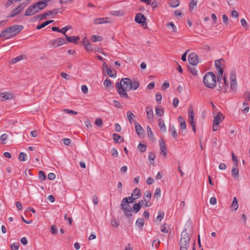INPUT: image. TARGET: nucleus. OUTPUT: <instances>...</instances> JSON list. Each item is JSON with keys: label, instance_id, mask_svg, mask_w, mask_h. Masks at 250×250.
Returning a JSON list of instances; mask_svg holds the SVG:
<instances>
[{"label": "nucleus", "instance_id": "nucleus-36", "mask_svg": "<svg viewBox=\"0 0 250 250\" xmlns=\"http://www.w3.org/2000/svg\"><path fill=\"white\" fill-rule=\"evenodd\" d=\"M24 59V57L23 56H18L16 58H14L13 59H12L10 62V63H12V64H14L18 62H19L20 61Z\"/></svg>", "mask_w": 250, "mask_h": 250}, {"label": "nucleus", "instance_id": "nucleus-55", "mask_svg": "<svg viewBox=\"0 0 250 250\" xmlns=\"http://www.w3.org/2000/svg\"><path fill=\"white\" fill-rule=\"evenodd\" d=\"M111 224L113 227H115L116 228L118 227L119 226V223L115 218L111 220Z\"/></svg>", "mask_w": 250, "mask_h": 250}, {"label": "nucleus", "instance_id": "nucleus-4", "mask_svg": "<svg viewBox=\"0 0 250 250\" xmlns=\"http://www.w3.org/2000/svg\"><path fill=\"white\" fill-rule=\"evenodd\" d=\"M23 28V26L22 25H14L3 30V33H4L5 36V34H9V35L5 37V39H9L19 33Z\"/></svg>", "mask_w": 250, "mask_h": 250}, {"label": "nucleus", "instance_id": "nucleus-50", "mask_svg": "<svg viewBox=\"0 0 250 250\" xmlns=\"http://www.w3.org/2000/svg\"><path fill=\"white\" fill-rule=\"evenodd\" d=\"M26 154L24 152H21L19 154V159L21 161H25L26 160Z\"/></svg>", "mask_w": 250, "mask_h": 250}, {"label": "nucleus", "instance_id": "nucleus-14", "mask_svg": "<svg viewBox=\"0 0 250 250\" xmlns=\"http://www.w3.org/2000/svg\"><path fill=\"white\" fill-rule=\"evenodd\" d=\"M135 128L136 133L139 137H142L144 134V130L142 126L137 122H134Z\"/></svg>", "mask_w": 250, "mask_h": 250}, {"label": "nucleus", "instance_id": "nucleus-28", "mask_svg": "<svg viewBox=\"0 0 250 250\" xmlns=\"http://www.w3.org/2000/svg\"><path fill=\"white\" fill-rule=\"evenodd\" d=\"M238 208V203L236 197H234L231 206V208L232 209H234V210H236Z\"/></svg>", "mask_w": 250, "mask_h": 250}, {"label": "nucleus", "instance_id": "nucleus-39", "mask_svg": "<svg viewBox=\"0 0 250 250\" xmlns=\"http://www.w3.org/2000/svg\"><path fill=\"white\" fill-rule=\"evenodd\" d=\"M198 0H191L190 1L189 9L190 10L194 9V8L197 5Z\"/></svg>", "mask_w": 250, "mask_h": 250}, {"label": "nucleus", "instance_id": "nucleus-61", "mask_svg": "<svg viewBox=\"0 0 250 250\" xmlns=\"http://www.w3.org/2000/svg\"><path fill=\"white\" fill-rule=\"evenodd\" d=\"M222 20L225 23L226 25H228L229 23V20H228V17L226 15H223L222 16Z\"/></svg>", "mask_w": 250, "mask_h": 250}, {"label": "nucleus", "instance_id": "nucleus-35", "mask_svg": "<svg viewBox=\"0 0 250 250\" xmlns=\"http://www.w3.org/2000/svg\"><path fill=\"white\" fill-rule=\"evenodd\" d=\"M113 137L114 138V140L116 143H118L119 142L120 139H121V142L124 141V139L121 136H120L119 135H118L117 134L114 133L113 134Z\"/></svg>", "mask_w": 250, "mask_h": 250}, {"label": "nucleus", "instance_id": "nucleus-21", "mask_svg": "<svg viewBox=\"0 0 250 250\" xmlns=\"http://www.w3.org/2000/svg\"><path fill=\"white\" fill-rule=\"evenodd\" d=\"M110 19L108 17L103 18H98L94 20V23L96 24H102L104 23L109 22Z\"/></svg>", "mask_w": 250, "mask_h": 250}, {"label": "nucleus", "instance_id": "nucleus-59", "mask_svg": "<svg viewBox=\"0 0 250 250\" xmlns=\"http://www.w3.org/2000/svg\"><path fill=\"white\" fill-rule=\"evenodd\" d=\"M155 158V154L154 152H150L148 154V160L153 161Z\"/></svg>", "mask_w": 250, "mask_h": 250}, {"label": "nucleus", "instance_id": "nucleus-41", "mask_svg": "<svg viewBox=\"0 0 250 250\" xmlns=\"http://www.w3.org/2000/svg\"><path fill=\"white\" fill-rule=\"evenodd\" d=\"M102 40V37L98 35H93L91 37V40L93 42L101 41Z\"/></svg>", "mask_w": 250, "mask_h": 250}, {"label": "nucleus", "instance_id": "nucleus-31", "mask_svg": "<svg viewBox=\"0 0 250 250\" xmlns=\"http://www.w3.org/2000/svg\"><path fill=\"white\" fill-rule=\"evenodd\" d=\"M194 66V65L188 66V70L191 74L196 76L197 75V71Z\"/></svg>", "mask_w": 250, "mask_h": 250}, {"label": "nucleus", "instance_id": "nucleus-25", "mask_svg": "<svg viewBox=\"0 0 250 250\" xmlns=\"http://www.w3.org/2000/svg\"><path fill=\"white\" fill-rule=\"evenodd\" d=\"M179 121L180 122V129L182 130H184L186 129V123L184 121V118L182 116H179L178 118Z\"/></svg>", "mask_w": 250, "mask_h": 250}, {"label": "nucleus", "instance_id": "nucleus-51", "mask_svg": "<svg viewBox=\"0 0 250 250\" xmlns=\"http://www.w3.org/2000/svg\"><path fill=\"white\" fill-rule=\"evenodd\" d=\"M161 196V189L160 188H156L154 194V197L156 198H159Z\"/></svg>", "mask_w": 250, "mask_h": 250}, {"label": "nucleus", "instance_id": "nucleus-49", "mask_svg": "<svg viewBox=\"0 0 250 250\" xmlns=\"http://www.w3.org/2000/svg\"><path fill=\"white\" fill-rule=\"evenodd\" d=\"M39 178L42 181H44L46 179V176L44 173L42 171H40L39 173Z\"/></svg>", "mask_w": 250, "mask_h": 250}, {"label": "nucleus", "instance_id": "nucleus-33", "mask_svg": "<svg viewBox=\"0 0 250 250\" xmlns=\"http://www.w3.org/2000/svg\"><path fill=\"white\" fill-rule=\"evenodd\" d=\"M134 114L132 113L131 111H129L127 112V117L129 122L131 124L134 118H135Z\"/></svg>", "mask_w": 250, "mask_h": 250}, {"label": "nucleus", "instance_id": "nucleus-46", "mask_svg": "<svg viewBox=\"0 0 250 250\" xmlns=\"http://www.w3.org/2000/svg\"><path fill=\"white\" fill-rule=\"evenodd\" d=\"M167 26L168 27H169L170 26L171 27V28L172 29V31L173 32H177V28L175 26V25H174V24L173 23V22H169L167 24Z\"/></svg>", "mask_w": 250, "mask_h": 250}, {"label": "nucleus", "instance_id": "nucleus-58", "mask_svg": "<svg viewBox=\"0 0 250 250\" xmlns=\"http://www.w3.org/2000/svg\"><path fill=\"white\" fill-rule=\"evenodd\" d=\"M51 232L53 235L57 233V228L54 225H52L51 227Z\"/></svg>", "mask_w": 250, "mask_h": 250}, {"label": "nucleus", "instance_id": "nucleus-15", "mask_svg": "<svg viewBox=\"0 0 250 250\" xmlns=\"http://www.w3.org/2000/svg\"><path fill=\"white\" fill-rule=\"evenodd\" d=\"M160 144V149L161 150V153L163 154L164 156H166L167 155V150L166 148V146L165 142L163 140V139H161L159 141Z\"/></svg>", "mask_w": 250, "mask_h": 250}, {"label": "nucleus", "instance_id": "nucleus-11", "mask_svg": "<svg viewBox=\"0 0 250 250\" xmlns=\"http://www.w3.org/2000/svg\"><path fill=\"white\" fill-rule=\"evenodd\" d=\"M52 43L53 46L57 47L66 43L65 41L63 38H58L52 41Z\"/></svg>", "mask_w": 250, "mask_h": 250}, {"label": "nucleus", "instance_id": "nucleus-37", "mask_svg": "<svg viewBox=\"0 0 250 250\" xmlns=\"http://www.w3.org/2000/svg\"><path fill=\"white\" fill-rule=\"evenodd\" d=\"M155 112L157 115L162 116L164 115V111L163 108L156 107L155 108Z\"/></svg>", "mask_w": 250, "mask_h": 250}, {"label": "nucleus", "instance_id": "nucleus-8", "mask_svg": "<svg viewBox=\"0 0 250 250\" xmlns=\"http://www.w3.org/2000/svg\"><path fill=\"white\" fill-rule=\"evenodd\" d=\"M36 14L44 9L47 5L46 1H40L32 5Z\"/></svg>", "mask_w": 250, "mask_h": 250}, {"label": "nucleus", "instance_id": "nucleus-48", "mask_svg": "<svg viewBox=\"0 0 250 250\" xmlns=\"http://www.w3.org/2000/svg\"><path fill=\"white\" fill-rule=\"evenodd\" d=\"M8 138V135L7 134H3L0 137V140L2 141V144H6V142H5Z\"/></svg>", "mask_w": 250, "mask_h": 250}, {"label": "nucleus", "instance_id": "nucleus-9", "mask_svg": "<svg viewBox=\"0 0 250 250\" xmlns=\"http://www.w3.org/2000/svg\"><path fill=\"white\" fill-rule=\"evenodd\" d=\"M59 9H54L53 10H49L46 12H45L41 15H39L37 16L38 18H39L40 20H43L46 19V17L50 15H56L58 13Z\"/></svg>", "mask_w": 250, "mask_h": 250}, {"label": "nucleus", "instance_id": "nucleus-19", "mask_svg": "<svg viewBox=\"0 0 250 250\" xmlns=\"http://www.w3.org/2000/svg\"><path fill=\"white\" fill-rule=\"evenodd\" d=\"M34 8L32 5H30L25 10L24 13L25 16H31L35 15Z\"/></svg>", "mask_w": 250, "mask_h": 250}, {"label": "nucleus", "instance_id": "nucleus-42", "mask_svg": "<svg viewBox=\"0 0 250 250\" xmlns=\"http://www.w3.org/2000/svg\"><path fill=\"white\" fill-rule=\"evenodd\" d=\"M232 160L234 167H238V161L233 153H232Z\"/></svg>", "mask_w": 250, "mask_h": 250}, {"label": "nucleus", "instance_id": "nucleus-17", "mask_svg": "<svg viewBox=\"0 0 250 250\" xmlns=\"http://www.w3.org/2000/svg\"><path fill=\"white\" fill-rule=\"evenodd\" d=\"M232 177L235 180H238L239 178V169L238 167H232L231 171Z\"/></svg>", "mask_w": 250, "mask_h": 250}, {"label": "nucleus", "instance_id": "nucleus-5", "mask_svg": "<svg viewBox=\"0 0 250 250\" xmlns=\"http://www.w3.org/2000/svg\"><path fill=\"white\" fill-rule=\"evenodd\" d=\"M225 116L221 112H218L217 114L213 117V121L212 123L213 131L218 130L220 127V123L224 119Z\"/></svg>", "mask_w": 250, "mask_h": 250}, {"label": "nucleus", "instance_id": "nucleus-64", "mask_svg": "<svg viewBox=\"0 0 250 250\" xmlns=\"http://www.w3.org/2000/svg\"><path fill=\"white\" fill-rule=\"evenodd\" d=\"M244 97L246 100H248L250 101V92H246L244 94Z\"/></svg>", "mask_w": 250, "mask_h": 250}, {"label": "nucleus", "instance_id": "nucleus-62", "mask_svg": "<svg viewBox=\"0 0 250 250\" xmlns=\"http://www.w3.org/2000/svg\"><path fill=\"white\" fill-rule=\"evenodd\" d=\"M84 49H86L88 51H91L93 50L90 43L84 44Z\"/></svg>", "mask_w": 250, "mask_h": 250}, {"label": "nucleus", "instance_id": "nucleus-2", "mask_svg": "<svg viewBox=\"0 0 250 250\" xmlns=\"http://www.w3.org/2000/svg\"><path fill=\"white\" fill-rule=\"evenodd\" d=\"M145 196L148 200H140L139 203L135 204L133 206V209L135 213L138 212L142 207V205L144 204L145 207H148L152 206V203L150 202L151 197V193L149 190H147L145 192Z\"/></svg>", "mask_w": 250, "mask_h": 250}, {"label": "nucleus", "instance_id": "nucleus-29", "mask_svg": "<svg viewBox=\"0 0 250 250\" xmlns=\"http://www.w3.org/2000/svg\"><path fill=\"white\" fill-rule=\"evenodd\" d=\"M179 1L178 0H170L169 2V5L170 7L175 8L179 6Z\"/></svg>", "mask_w": 250, "mask_h": 250}, {"label": "nucleus", "instance_id": "nucleus-52", "mask_svg": "<svg viewBox=\"0 0 250 250\" xmlns=\"http://www.w3.org/2000/svg\"><path fill=\"white\" fill-rule=\"evenodd\" d=\"M113 102L115 107L120 108H123V105L119 101L117 100H113Z\"/></svg>", "mask_w": 250, "mask_h": 250}, {"label": "nucleus", "instance_id": "nucleus-30", "mask_svg": "<svg viewBox=\"0 0 250 250\" xmlns=\"http://www.w3.org/2000/svg\"><path fill=\"white\" fill-rule=\"evenodd\" d=\"M169 130L170 131V133H171L172 136L174 138H176L177 137L178 134L177 133L176 129H175V128L174 127V126L173 125L170 126L169 127Z\"/></svg>", "mask_w": 250, "mask_h": 250}, {"label": "nucleus", "instance_id": "nucleus-3", "mask_svg": "<svg viewBox=\"0 0 250 250\" xmlns=\"http://www.w3.org/2000/svg\"><path fill=\"white\" fill-rule=\"evenodd\" d=\"M204 85L211 89L214 88L216 85V77L213 73L207 72L203 78Z\"/></svg>", "mask_w": 250, "mask_h": 250}, {"label": "nucleus", "instance_id": "nucleus-12", "mask_svg": "<svg viewBox=\"0 0 250 250\" xmlns=\"http://www.w3.org/2000/svg\"><path fill=\"white\" fill-rule=\"evenodd\" d=\"M13 96L12 94L8 92H4L0 94V101H4L7 100L13 99Z\"/></svg>", "mask_w": 250, "mask_h": 250}, {"label": "nucleus", "instance_id": "nucleus-34", "mask_svg": "<svg viewBox=\"0 0 250 250\" xmlns=\"http://www.w3.org/2000/svg\"><path fill=\"white\" fill-rule=\"evenodd\" d=\"M144 223L145 220L143 218H138L136 222V225L140 228H142L144 225Z\"/></svg>", "mask_w": 250, "mask_h": 250}, {"label": "nucleus", "instance_id": "nucleus-20", "mask_svg": "<svg viewBox=\"0 0 250 250\" xmlns=\"http://www.w3.org/2000/svg\"><path fill=\"white\" fill-rule=\"evenodd\" d=\"M140 86V83L138 81H131L129 84V91L131 90H135L137 89Z\"/></svg>", "mask_w": 250, "mask_h": 250}, {"label": "nucleus", "instance_id": "nucleus-53", "mask_svg": "<svg viewBox=\"0 0 250 250\" xmlns=\"http://www.w3.org/2000/svg\"><path fill=\"white\" fill-rule=\"evenodd\" d=\"M104 85L106 88L109 87L111 85V81L108 79H106L104 82Z\"/></svg>", "mask_w": 250, "mask_h": 250}, {"label": "nucleus", "instance_id": "nucleus-23", "mask_svg": "<svg viewBox=\"0 0 250 250\" xmlns=\"http://www.w3.org/2000/svg\"><path fill=\"white\" fill-rule=\"evenodd\" d=\"M221 60H217L215 62V65L216 70L219 73H223V68L221 67Z\"/></svg>", "mask_w": 250, "mask_h": 250}, {"label": "nucleus", "instance_id": "nucleus-1", "mask_svg": "<svg viewBox=\"0 0 250 250\" xmlns=\"http://www.w3.org/2000/svg\"><path fill=\"white\" fill-rule=\"evenodd\" d=\"M130 82L131 79L130 78H124L122 79L120 82L116 83V88L121 98L129 99L126 91H129V84H130Z\"/></svg>", "mask_w": 250, "mask_h": 250}, {"label": "nucleus", "instance_id": "nucleus-10", "mask_svg": "<svg viewBox=\"0 0 250 250\" xmlns=\"http://www.w3.org/2000/svg\"><path fill=\"white\" fill-rule=\"evenodd\" d=\"M188 60L190 64L196 65L198 62V56L194 53H190L188 56Z\"/></svg>", "mask_w": 250, "mask_h": 250}, {"label": "nucleus", "instance_id": "nucleus-22", "mask_svg": "<svg viewBox=\"0 0 250 250\" xmlns=\"http://www.w3.org/2000/svg\"><path fill=\"white\" fill-rule=\"evenodd\" d=\"M66 40L69 42H72L74 43H77V42L80 40V38L78 36H72L69 37L66 35Z\"/></svg>", "mask_w": 250, "mask_h": 250}, {"label": "nucleus", "instance_id": "nucleus-40", "mask_svg": "<svg viewBox=\"0 0 250 250\" xmlns=\"http://www.w3.org/2000/svg\"><path fill=\"white\" fill-rule=\"evenodd\" d=\"M194 113L193 107L192 105H190L188 109V117H194Z\"/></svg>", "mask_w": 250, "mask_h": 250}, {"label": "nucleus", "instance_id": "nucleus-16", "mask_svg": "<svg viewBox=\"0 0 250 250\" xmlns=\"http://www.w3.org/2000/svg\"><path fill=\"white\" fill-rule=\"evenodd\" d=\"M21 7V6H18L16 8L12 11L11 14L8 16L7 17L12 18L20 14L23 10V7Z\"/></svg>", "mask_w": 250, "mask_h": 250}, {"label": "nucleus", "instance_id": "nucleus-13", "mask_svg": "<svg viewBox=\"0 0 250 250\" xmlns=\"http://www.w3.org/2000/svg\"><path fill=\"white\" fill-rule=\"evenodd\" d=\"M146 18L145 16L141 13H137L136 15L135 21L136 22L144 24L146 22Z\"/></svg>", "mask_w": 250, "mask_h": 250}, {"label": "nucleus", "instance_id": "nucleus-57", "mask_svg": "<svg viewBox=\"0 0 250 250\" xmlns=\"http://www.w3.org/2000/svg\"><path fill=\"white\" fill-rule=\"evenodd\" d=\"M63 111L65 112V113H67L68 114H73L74 115H76L78 113L77 112H76L74 110H70V109H63Z\"/></svg>", "mask_w": 250, "mask_h": 250}, {"label": "nucleus", "instance_id": "nucleus-43", "mask_svg": "<svg viewBox=\"0 0 250 250\" xmlns=\"http://www.w3.org/2000/svg\"><path fill=\"white\" fill-rule=\"evenodd\" d=\"M20 246L19 243H14L11 245L10 249L11 250H18Z\"/></svg>", "mask_w": 250, "mask_h": 250}, {"label": "nucleus", "instance_id": "nucleus-32", "mask_svg": "<svg viewBox=\"0 0 250 250\" xmlns=\"http://www.w3.org/2000/svg\"><path fill=\"white\" fill-rule=\"evenodd\" d=\"M106 72L108 76L110 77H115L116 76V71L115 70V74H113L111 68L109 67H106V69H105Z\"/></svg>", "mask_w": 250, "mask_h": 250}, {"label": "nucleus", "instance_id": "nucleus-26", "mask_svg": "<svg viewBox=\"0 0 250 250\" xmlns=\"http://www.w3.org/2000/svg\"><path fill=\"white\" fill-rule=\"evenodd\" d=\"M158 125L161 130L164 132L166 131V127L165 125L164 121L161 118L158 120Z\"/></svg>", "mask_w": 250, "mask_h": 250}, {"label": "nucleus", "instance_id": "nucleus-45", "mask_svg": "<svg viewBox=\"0 0 250 250\" xmlns=\"http://www.w3.org/2000/svg\"><path fill=\"white\" fill-rule=\"evenodd\" d=\"M180 245V250H188L189 245H187L184 243H179Z\"/></svg>", "mask_w": 250, "mask_h": 250}, {"label": "nucleus", "instance_id": "nucleus-18", "mask_svg": "<svg viewBox=\"0 0 250 250\" xmlns=\"http://www.w3.org/2000/svg\"><path fill=\"white\" fill-rule=\"evenodd\" d=\"M223 81H224V85L222 87L221 86H219V88L218 89L219 91H222L224 93H226L227 91V88L229 86V83L227 81V79L225 76L223 77Z\"/></svg>", "mask_w": 250, "mask_h": 250}, {"label": "nucleus", "instance_id": "nucleus-44", "mask_svg": "<svg viewBox=\"0 0 250 250\" xmlns=\"http://www.w3.org/2000/svg\"><path fill=\"white\" fill-rule=\"evenodd\" d=\"M95 124L97 126L99 127H102L103 126L102 119L100 118H97L95 120Z\"/></svg>", "mask_w": 250, "mask_h": 250}, {"label": "nucleus", "instance_id": "nucleus-56", "mask_svg": "<svg viewBox=\"0 0 250 250\" xmlns=\"http://www.w3.org/2000/svg\"><path fill=\"white\" fill-rule=\"evenodd\" d=\"M111 154L114 157H118V152L116 148H112L111 149Z\"/></svg>", "mask_w": 250, "mask_h": 250}, {"label": "nucleus", "instance_id": "nucleus-60", "mask_svg": "<svg viewBox=\"0 0 250 250\" xmlns=\"http://www.w3.org/2000/svg\"><path fill=\"white\" fill-rule=\"evenodd\" d=\"M230 80H236V74L234 71H231L230 74Z\"/></svg>", "mask_w": 250, "mask_h": 250}, {"label": "nucleus", "instance_id": "nucleus-54", "mask_svg": "<svg viewBox=\"0 0 250 250\" xmlns=\"http://www.w3.org/2000/svg\"><path fill=\"white\" fill-rule=\"evenodd\" d=\"M124 198H126V200L127 201V203L128 204L133 203L134 201L136 199H135V197L133 196L132 195L131 196L125 197Z\"/></svg>", "mask_w": 250, "mask_h": 250}, {"label": "nucleus", "instance_id": "nucleus-7", "mask_svg": "<svg viewBox=\"0 0 250 250\" xmlns=\"http://www.w3.org/2000/svg\"><path fill=\"white\" fill-rule=\"evenodd\" d=\"M190 236L187 233L186 229H184L181 234V239L179 243H184L187 245H190Z\"/></svg>", "mask_w": 250, "mask_h": 250}, {"label": "nucleus", "instance_id": "nucleus-27", "mask_svg": "<svg viewBox=\"0 0 250 250\" xmlns=\"http://www.w3.org/2000/svg\"><path fill=\"white\" fill-rule=\"evenodd\" d=\"M132 195L135 197V199H138L141 196V192L138 188H135L132 193Z\"/></svg>", "mask_w": 250, "mask_h": 250}, {"label": "nucleus", "instance_id": "nucleus-24", "mask_svg": "<svg viewBox=\"0 0 250 250\" xmlns=\"http://www.w3.org/2000/svg\"><path fill=\"white\" fill-rule=\"evenodd\" d=\"M147 117L148 119L152 120L153 118V111L152 107L147 106L146 108Z\"/></svg>", "mask_w": 250, "mask_h": 250}, {"label": "nucleus", "instance_id": "nucleus-6", "mask_svg": "<svg viewBox=\"0 0 250 250\" xmlns=\"http://www.w3.org/2000/svg\"><path fill=\"white\" fill-rule=\"evenodd\" d=\"M126 198H123L121 204V208L123 210L125 216L126 217H130L132 216V209L130 206L127 203Z\"/></svg>", "mask_w": 250, "mask_h": 250}, {"label": "nucleus", "instance_id": "nucleus-63", "mask_svg": "<svg viewBox=\"0 0 250 250\" xmlns=\"http://www.w3.org/2000/svg\"><path fill=\"white\" fill-rule=\"evenodd\" d=\"M172 104H173V106L175 108H176L178 106V105L179 104V100H178V99L177 98H174L173 100V103Z\"/></svg>", "mask_w": 250, "mask_h": 250}, {"label": "nucleus", "instance_id": "nucleus-38", "mask_svg": "<svg viewBox=\"0 0 250 250\" xmlns=\"http://www.w3.org/2000/svg\"><path fill=\"white\" fill-rule=\"evenodd\" d=\"M138 148L141 152H144L146 150V145L140 143L138 146Z\"/></svg>", "mask_w": 250, "mask_h": 250}, {"label": "nucleus", "instance_id": "nucleus-47", "mask_svg": "<svg viewBox=\"0 0 250 250\" xmlns=\"http://www.w3.org/2000/svg\"><path fill=\"white\" fill-rule=\"evenodd\" d=\"M158 216L156 218L158 220L161 221L162 219L164 218L165 213L163 211L159 210L158 213Z\"/></svg>", "mask_w": 250, "mask_h": 250}]
</instances>
